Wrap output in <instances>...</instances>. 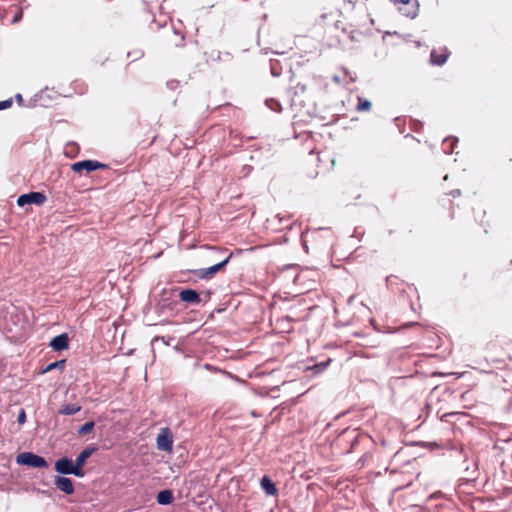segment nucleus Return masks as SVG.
<instances>
[{"mask_svg":"<svg viewBox=\"0 0 512 512\" xmlns=\"http://www.w3.org/2000/svg\"><path fill=\"white\" fill-rule=\"evenodd\" d=\"M16 462L20 465H26L34 468H46L48 466L45 458L31 452L20 453L16 457Z\"/></svg>","mask_w":512,"mask_h":512,"instance_id":"f257e3e1","label":"nucleus"},{"mask_svg":"<svg viewBox=\"0 0 512 512\" xmlns=\"http://www.w3.org/2000/svg\"><path fill=\"white\" fill-rule=\"evenodd\" d=\"M55 470L63 475L73 474L78 477L84 476V471L77 469L75 463L67 457H62L55 462Z\"/></svg>","mask_w":512,"mask_h":512,"instance_id":"f03ea898","label":"nucleus"},{"mask_svg":"<svg viewBox=\"0 0 512 512\" xmlns=\"http://www.w3.org/2000/svg\"><path fill=\"white\" fill-rule=\"evenodd\" d=\"M157 448L161 451L170 452L173 447V438L168 428H162L156 438Z\"/></svg>","mask_w":512,"mask_h":512,"instance_id":"7ed1b4c3","label":"nucleus"},{"mask_svg":"<svg viewBox=\"0 0 512 512\" xmlns=\"http://www.w3.org/2000/svg\"><path fill=\"white\" fill-rule=\"evenodd\" d=\"M231 255L232 254H229L225 259H223L219 263H217L209 268H201L198 270H194L193 272L196 276H198L201 279H209L215 273H217L218 271H220L223 267H225L227 265V263L229 262V260L231 258Z\"/></svg>","mask_w":512,"mask_h":512,"instance_id":"20e7f679","label":"nucleus"},{"mask_svg":"<svg viewBox=\"0 0 512 512\" xmlns=\"http://www.w3.org/2000/svg\"><path fill=\"white\" fill-rule=\"evenodd\" d=\"M46 201V196L40 192H30L23 194L18 197L17 204L20 207H24L27 204L41 205Z\"/></svg>","mask_w":512,"mask_h":512,"instance_id":"39448f33","label":"nucleus"},{"mask_svg":"<svg viewBox=\"0 0 512 512\" xmlns=\"http://www.w3.org/2000/svg\"><path fill=\"white\" fill-rule=\"evenodd\" d=\"M104 167L105 165L101 162L95 160H84L73 163L71 169L76 173H81L84 170L87 172H92Z\"/></svg>","mask_w":512,"mask_h":512,"instance_id":"423d86ee","label":"nucleus"},{"mask_svg":"<svg viewBox=\"0 0 512 512\" xmlns=\"http://www.w3.org/2000/svg\"><path fill=\"white\" fill-rule=\"evenodd\" d=\"M54 484L57 489L68 495L74 493V485L70 478L64 476H55Z\"/></svg>","mask_w":512,"mask_h":512,"instance_id":"0eeeda50","label":"nucleus"},{"mask_svg":"<svg viewBox=\"0 0 512 512\" xmlns=\"http://www.w3.org/2000/svg\"><path fill=\"white\" fill-rule=\"evenodd\" d=\"M179 297L183 302L193 305H198L201 301L199 293L193 289L180 290Z\"/></svg>","mask_w":512,"mask_h":512,"instance_id":"6e6552de","label":"nucleus"},{"mask_svg":"<svg viewBox=\"0 0 512 512\" xmlns=\"http://www.w3.org/2000/svg\"><path fill=\"white\" fill-rule=\"evenodd\" d=\"M68 346H69V338L66 333H62V334L52 338V340L50 341V347H52V349L54 351H63L65 349H67Z\"/></svg>","mask_w":512,"mask_h":512,"instance_id":"1a4fd4ad","label":"nucleus"},{"mask_svg":"<svg viewBox=\"0 0 512 512\" xmlns=\"http://www.w3.org/2000/svg\"><path fill=\"white\" fill-rule=\"evenodd\" d=\"M173 501V493L171 490H162L157 494V502L160 505H169Z\"/></svg>","mask_w":512,"mask_h":512,"instance_id":"9d476101","label":"nucleus"},{"mask_svg":"<svg viewBox=\"0 0 512 512\" xmlns=\"http://www.w3.org/2000/svg\"><path fill=\"white\" fill-rule=\"evenodd\" d=\"M93 449L86 448L77 456L76 461L74 462L77 469L83 470V465L85 464L86 460L90 457L92 454Z\"/></svg>","mask_w":512,"mask_h":512,"instance_id":"9b49d317","label":"nucleus"},{"mask_svg":"<svg viewBox=\"0 0 512 512\" xmlns=\"http://www.w3.org/2000/svg\"><path fill=\"white\" fill-rule=\"evenodd\" d=\"M448 51L447 49L445 48L443 53L438 55L437 52L435 50H432L431 52V63L434 64V65H443L447 58H448Z\"/></svg>","mask_w":512,"mask_h":512,"instance_id":"f8f14e48","label":"nucleus"},{"mask_svg":"<svg viewBox=\"0 0 512 512\" xmlns=\"http://www.w3.org/2000/svg\"><path fill=\"white\" fill-rule=\"evenodd\" d=\"M261 487L263 488L267 495H275L277 493V488L275 484L267 476H264L262 478Z\"/></svg>","mask_w":512,"mask_h":512,"instance_id":"ddd939ff","label":"nucleus"},{"mask_svg":"<svg viewBox=\"0 0 512 512\" xmlns=\"http://www.w3.org/2000/svg\"><path fill=\"white\" fill-rule=\"evenodd\" d=\"M81 410V407L77 404H65L63 405L59 413L62 415H74Z\"/></svg>","mask_w":512,"mask_h":512,"instance_id":"4468645a","label":"nucleus"},{"mask_svg":"<svg viewBox=\"0 0 512 512\" xmlns=\"http://www.w3.org/2000/svg\"><path fill=\"white\" fill-rule=\"evenodd\" d=\"M458 139L457 138H453V139H450V138H447L444 140V147H443V150L446 154H451L453 153L454 151V145L457 143Z\"/></svg>","mask_w":512,"mask_h":512,"instance_id":"2eb2a0df","label":"nucleus"},{"mask_svg":"<svg viewBox=\"0 0 512 512\" xmlns=\"http://www.w3.org/2000/svg\"><path fill=\"white\" fill-rule=\"evenodd\" d=\"M371 108V103L369 100L367 99H363V98H358V105H357V110L358 111H368L370 110Z\"/></svg>","mask_w":512,"mask_h":512,"instance_id":"dca6fc26","label":"nucleus"},{"mask_svg":"<svg viewBox=\"0 0 512 512\" xmlns=\"http://www.w3.org/2000/svg\"><path fill=\"white\" fill-rule=\"evenodd\" d=\"M343 74H344V77H341L339 75H334L333 76V81L338 83V84H340L342 82L348 83V81L345 80L347 77H349V79H350L349 81H351V82L355 80L352 77V75H350L346 70L343 71Z\"/></svg>","mask_w":512,"mask_h":512,"instance_id":"f3484780","label":"nucleus"},{"mask_svg":"<svg viewBox=\"0 0 512 512\" xmlns=\"http://www.w3.org/2000/svg\"><path fill=\"white\" fill-rule=\"evenodd\" d=\"M94 428V422L93 421H89V422H86L83 426L80 427V429L78 430V433L80 435H85V434H88L90 433Z\"/></svg>","mask_w":512,"mask_h":512,"instance_id":"a211bd4d","label":"nucleus"},{"mask_svg":"<svg viewBox=\"0 0 512 512\" xmlns=\"http://www.w3.org/2000/svg\"><path fill=\"white\" fill-rule=\"evenodd\" d=\"M266 105L269 107L272 111L280 112L281 111V105L280 103L275 99H267Z\"/></svg>","mask_w":512,"mask_h":512,"instance_id":"6ab92c4d","label":"nucleus"},{"mask_svg":"<svg viewBox=\"0 0 512 512\" xmlns=\"http://www.w3.org/2000/svg\"><path fill=\"white\" fill-rule=\"evenodd\" d=\"M64 363H65V360H60V361H55L53 363H50L46 369H45V372L47 371H50V370H53L55 368H61L64 366Z\"/></svg>","mask_w":512,"mask_h":512,"instance_id":"aec40b11","label":"nucleus"},{"mask_svg":"<svg viewBox=\"0 0 512 512\" xmlns=\"http://www.w3.org/2000/svg\"><path fill=\"white\" fill-rule=\"evenodd\" d=\"M328 364H329V361L322 362V363L314 365L312 367V369L315 370L316 372H322L327 368Z\"/></svg>","mask_w":512,"mask_h":512,"instance_id":"412c9836","label":"nucleus"},{"mask_svg":"<svg viewBox=\"0 0 512 512\" xmlns=\"http://www.w3.org/2000/svg\"><path fill=\"white\" fill-rule=\"evenodd\" d=\"M306 272H307V271H302V272L298 273V274L294 277V282H295L296 284H303L304 279H305V273H306Z\"/></svg>","mask_w":512,"mask_h":512,"instance_id":"4be33fe9","label":"nucleus"},{"mask_svg":"<svg viewBox=\"0 0 512 512\" xmlns=\"http://www.w3.org/2000/svg\"><path fill=\"white\" fill-rule=\"evenodd\" d=\"M17 422L22 425L26 422V413L25 411L22 409L20 411V413L18 414V417H17Z\"/></svg>","mask_w":512,"mask_h":512,"instance_id":"5701e85b","label":"nucleus"},{"mask_svg":"<svg viewBox=\"0 0 512 512\" xmlns=\"http://www.w3.org/2000/svg\"><path fill=\"white\" fill-rule=\"evenodd\" d=\"M11 105H12V100L11 99L0 101V110H4L6 108H9Z\"/></svg>","mask_w":512,"mask_h":512,"instance_id":"b1692460","label":"nucleus"},{"mask_svg":"<svg viewBox=\"0 0 512 512\" xmlns=\"http://www.w3.org/2000/svg\"><path fill=\"white\" fill-rule=\"evenodd\" d=\"M407 17L414 18L416 16V9L405 13Z\"/></svg>","mask_w":512,"mask_h":512,"instance_id":"393cba45","label":"nucleus"},{"mask_svg":"<svg viewBox=\"0 0 512 512\" xmlns=\"http://www.w3.org/2000/svg\"><path fill=\"white\" fill-rule=\"evenodd\" d=\"M271 73L273 76H279V73L276 71V69L273 65L271 66Z\"/></svg>","mask_w":512,"mask_h":512,"instance_id":"a878e982","label":"nucleus"},{"mask_svg":"<svg viewBox=\"0 0 512 512\" xmlns=\"http://www.w3.org/2000/svg\"><path fill=\"white\" fill-rule=\"evenodd\" d=\"M395 2L401 3V4H408L409 0H394Z\"/></svg>","mask_w":512,"mask_h":512,"instance_id":"bb28decb","label":"nucleus"},{"mask_svg":"<svg viewBox=\"0 0 512 512\" xmlns=\"http://www.w3.org/2000/svg\"><path fill=\"white\" fill-rule=\"evenodd\" d=\"M451 194L456 197V196H459L460 195V191L459 190H455L453 192H451Z\"/></svg>","mask_w":512,"mask_h":512,"instance_id":"cd10ccee","label":"nucleus"},{"mask_svg":"<svg viewBox=\"0 0 512 512\" xmlns=\"http://www.w3.org/2000/svg\"><path fill=\"white\" fill-rule=\"evenodd\" d=\"M16 99H17L19 102H20V101H22V96H21V94H17V95H16Z\"/></svg>","mask_w":512,"mask_h":512,"instance_id":"c85d7f7f","label":"nucleus"},{"mask_svg":"<svg viewBox=\"0 0 512 512\" xmlns=\"http://www.w3.org/2000/svg\"><path fill=\"white\" fill-rule=\"evenodd\" d=\"M19 20V16H15L13 22H17Z\"/></svg>","mask_w":512,"mask_h":512,"instance_id":"c756f323","label":"nucleus"}]
</instances>
